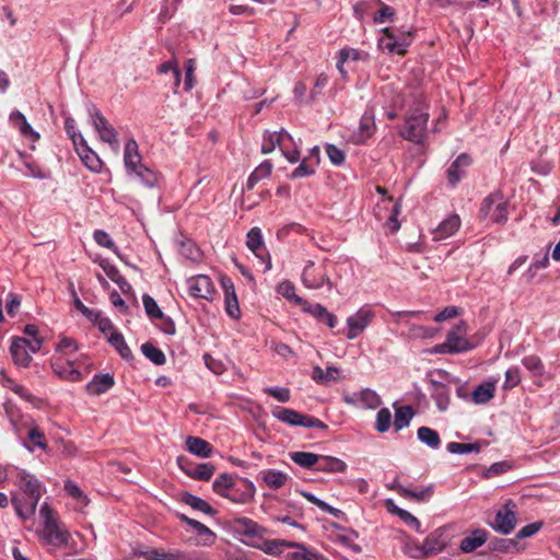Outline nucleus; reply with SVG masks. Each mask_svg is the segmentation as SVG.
Here are the masks:
<instances>
[{"label":"nucleus","instance_id":"nucleus-16","mask_svg":"<svg viewBox=\"0 0 560 560\" xmlns=\"http://www.w3.org/2000/svg\"><path fill=\"white\" fill-rule=\"evenodd\" d=\"M466 332L467 329L464 322H460L447 332L445 341L454 353L465 352L474 348V345L465 338Z\"/></svg>","mask_w":560,"mask_h":560},{"label":"nucleus","instance_id":"nucleus-13","mask_svg":"<svg viewBox=\"0 0 560 560\" xmlns=\"http://www.w3.org/2000/svg\"><path fill=\"white\" fill-rule=\"evenodd\" d=\"M233 528L238 535L244 536L243 542L250 547H254V541H258L266 532L262 526L247 517L235 518L233 521Z\"/></svg>","mask_w":560,"mask_h":560},{"label":"nucleus","instance_id":"nucleus-63","mask_svg":"<svg viewBox=\"0 0 560 560\" xmlns=\"http://www.w3.org/2000/svg\"><path fill=\"white\" fill-rule=\"evenodd\" d=\"M65 129L67 135L71 138L73 145L83 143L84 137L77 130V122L72 117H67L65 120Z\"/></svg>","mask_w":560,"mask_h":560},{"label":"nucleus","instance_id":"nucleus-1","mask_svg":"<svg viewBox=\"0 0 560 560\" xmlns=\"http://www.w3.org/2000/svg\"><path fill=\"white\" fill-rule=\"evenodd\" d=\"M42 518V528L38 530V537L49 550L68 548L72 553H80L83 548H78L72 539L69 528L59 520L47 502L39 508Z\"/></svg>","mask_w":560,"mask_h":560},{"label":"nucleus","instance_id":"nucleus-12","mask_svg":"<svg viewBox=\"0 0 560 560\" xmlns=\"http://www.w3.org/2000/svg\"><path fill=\"white\" fill-rule=\"evenodd\" d=\"M480 212L485 218L495 223H503L508 220L506 202L500 194L487 197Z\"/></svg>","mask_w":560,"mask_h":560},{"label":"nucleus","instance_id":"nucleus-31","mask_svg":"<svg viewBox=\"0 0 560 560\" xmlns=\"http://www.w3.org/2000/svg\"><path fill=\"white\" fill-rule=\"evenodd\" d=\"M115 384L114 377L108 374H96L93 376L92 381L88 383L86 390L91 395H102L109 390Z\"/></svg>","mask_w":560,"mask_h":560},{"label":"nucleus","instance_id":"nucleus-64","mask_svg":"<svg viewBox=\"0 0 560 560\" xmlns=\"http://www.w3.org/2000/svg\"><path fill=\"white\" fill-rule=\"evenodd\" d=\"M93 238L100 246L109 248L114 253L118 254V248L107 232L103 230H96L93 233Z\"/></svg>","mask_w":560,"mask_h":560},{"label":"nucleus","instance_id":"nucleus-7","mask_svg":"<svg viewBox=\"0 0 560 560\" xmlns=\"http://www.w3.org/2000/svg\"><path fill=\"white\" fill-rule=\"evenodd\" d=\"M301 281L305 288L311 290H318L325 285L329 291L332 289V282L327 275L324 262L316 265L312 260L306 261L301 275Z\"/></svg>","mask_w":560,"mask_h":560},{"label":"nucleus","instance_id":"nucleus-18","mask_svg":"<svg viewBox=\"0 0 560 560\" xmlns=\"http://www.w3.org/2000/svg\"><path fill=\"white\" fill-rule=\"evenodd\" d=\"M220 282L224 292L225 312L231 318L237 319L241 316V310L234 283L228 277H221Z\"/></svg>","mask_w":560,"mask_h":560},{"label":"nucleus","instance_id":"nucleus-23","mask_svg":"<svg viewBox=\"0 0 560 560\" xmlns=\"http://www.w3.org/2000/svg\"><path fill=\"white\" fill-rule=\"evenodd\" d=\"M51 368L56 375L66 381L75 382L81 380L82 377L81 372L78 369H75L73 366V363L69 360L56 358L51 362Z\"/></svg>","mask_w":560,"mask_h":560},{"label":"nucleus","instance_id":"nucleus-51","mask_svg":"<svg viewBox=\"0 0 560 560\" xmlns=\"http://www.w3.org/2000/svg\"><path fill=\"white\" fill-rule=\"evenodd\" d=\"M142 353L148 358L151 362H153L156 365H162L165 363L166 358L163 351L152 343H143L141 346Z\"/></svg>","mask_w":560,"mask_h":560},{"label":"nucleus","instance_id":"nucleus-5","mask_svg":"<svg viewBox=\"0 0 560 560\" xmlns=\"http://www.w3.org/2000/svg\"><path fill=\"white\" fill-rule=\"evenodd\" d=\"M381 34L377 47L389 55H405L413 39L412 33L407 30L384 27Z\"/></svg>","mask_w":560,"mask_h":560},{"label":"nucleus","instance_id":"nucleus-9","mask_svg":"<svg viewBox=\"0 0 560 560\" xmlns=\"http://www.w3.org/2000/svg\"><path fill=\"white\" fill-rule=\"evenodd\" d=\"M245 490L240 498H235L232 493L233 479L229 475H221L213 482V490L225 498L231 499L234 502L245 503L250 501L255 495V486L252 481L245 480Z\"/></svg>","mask_w":560,"mask_h":560},{"label":"nucleus","instance_id":"nucleus-32","mask_svg":"<svg viewBox=\"0 0 560 560\" xmlns=\"http://www.w3.org/2000/svg\"><path fill=\"white\" fill-rule=\"evenodd\" d=\"M271 415L281 422L289 425L302 427L305 415L293 409L276 406L271 409Z\"/></svg>","mask_w":560,"mask_h":560},{"label":"nucleus","instance_id":"nucleus-55","mask_svg":"<svg viewBox=\"0 0 560 560\" xmlns=\"http://www.w3.org/2000/svg\"><path fill=\"white\" fill-rule=\"evenodd\" d=\"M183 500L187 505L191 506L195 510L201 511L209 515L213 513V509L211 508V505L201 498H198L190 493H186Z\"/></svg>","mask_w":560,"mask_h":560},{"label":"nucleus","instance_id":"nucleus-39","mask_svg":"<svg viewBox=\"0 0 560 560\" xmlns=\"http://www.w3.org/2000/svg\"><path fill=\"white\" fill-rule=\"evenodd\" d=\"M495 392V384L493 382H483L479 384L471 393V400L476 405H482L490 401Z\"/></svg>","mask_w":560,"mask_h":560},{"label":"nucleus","instance_id":"nucleus-24","mask_svg":"<svg viewBox=\"0 0 560 560\" xmlns=\"http://www.w3.org/2000/svg\"><path fill=\"white\" fill-rule=\"evenodd\" d=\"M378 212L377 215L380 219H384V217L381 214V210H388V217H387V225L388 229L395 233L399 230L400 223L397 220V217L400 214L401 211V205L399 200L392 203V198L383 199L382 202L377 206Z\"/></svg>","mask_w":560,"mask_h":560},{"label":"nucleus","instance_id":"nucleus-59","mask_svg":"<svg viewBox=\"0 0 560 560\" xmlns=\"http://www.w3.org/2000/svg\"><path fill=\"white\" fill-rule=\"evenodd\" d=\"M523 365L535 376L542 375L545 368L537 355H527L522 360Z\"/></svg>","mask_w":560,"mask_h":560},{"label":"nucleus","instance_id":"nucleus-49","mask_svg":"<svg viewBox=\"0 0 560 560\" xmlns=\"http://www.w3.org/2000/svg\"><path fill=\"white\" fill-rule=\"evenodd\" d=\"M277 292L289 301L294 302L302 307L306 305V301L295 294V288L292 282L285 280L278 284Z\"/></svg>","mask_w":560,"mask_h":560},{"label":"nucleus","instance_id":"nucleus-44","mask_svg":"<svg viewBox=\"0 0 560 560\" xmlns=\"http://www.w3.org/2000/svg\"><path fill=\"white\" fill-rule=\"evenodd\" d=\"M417 436L421 443L425 444L427 446H429L433 450H436L440 447V444H441L440 435L435 430H433L431 428H428V427L419 428L418 432H417Z\"/></svg>","mask_w":560,"mask_h":560},{"label":"nucleus","instance_id":"nucleus-14","mask_svg":"<svg viewBox=\"0 0 560 560\" xmlns=\"http://www.w3.org/2000/svg\"><path fill=\"white\" fill-rule=\"evenodd\" d=\"M187 290L190 296L196 299L211 300L214 293V285L206 275H197L186 280Z\"/></svg>","mask_w":560,"mask_h":560},{"label":"nucleus","instance_id":"nucleus-6","mask_svg":"<svg viewBox=\"0 0 560 560\" xmlns=\"http://www.w3.org/2000/svg\"><path fill=\"white\" fill-rule=\"evenodd\" d=\"M88 113L89 121L92 125L94 131L97 133L100 140L108 143L113 151L118 153L119 141L115 128L107 121V119L94 105L88 107Z\"/></svg>","mask_w":560,"mask_h":560},{"label":"nucleus","instance_id":"nucleus-47","mask_svg":"<svg viewBox=\"0 0 560 560\" xmlns=\"http://www.w3.org/2000/svg\"><path fill=\"white\" fill-rule=\"evenodd\" d=\"M413 411L410 406L398 407L395 411L394 427L396 431H400L410 424Z\"/></svg>","mask_w":560,"mask_h":560},{"label":"nucleus","instance_id":"nucleus-53","mask_svg":"<svg viewBox=\"0 0 560 560\" xmlns=\"http://www.w3.org/2000/svg\"><path fill=\"white\" fill-rule=\"evenodd\" d=\"M130 175L136 176L147 187H153L158 182L156 175L143 165L132 170Z\"/></svg>","mask_w":560,"mask_h":560},{"label":"nucleus","instance_id":"nucleus-56","mask_svg":"<svg viewBox=\"0 0 560 560\" xmlns=\"http://www.w3.org/2000/svg\"><path fill=\"white\" fill-rule=\"evenodd\" d=\"M392 424V413L388 408H382L376 413L375 429L380 433H385Z\"/></svg>","mask_w":560,"mask_h":560},{"label":"nucleus","instance_id":"nucleus-43","mask_svg":"<svg viewBox=\"0 0 560 560\" xmlns=\"http://www.w3.org/2000/svg\"><path fill=\"white\" fill-rule=\"evenodd\" d=\"M65 491L69 497L74 499L78 503L77 510L81 511L89 504V499L86 494L81 490V488L72 480H66L65 482Z\"/></svg>","mask_w":560,"mask_h":560},{"label":"nucleus","instance_id":"nucleus-4","mask_svg":"<svg viewBox=\"0 0 560 560\" xmlns=\"http://www.w3.org/2000/svg\"><path fill=\"white\" fill-rule=\"evenodd\" d=\"M429 119V113L425 106V102L422 104L411 107L406 113V124L400 131V136L411 142L420 144L427 137V125Z\"/></svg>","mask_w":560,"mask_h":560},{"label":"nucleus","instance_id":"nucleus-42","mask_svg":"<svg viewBox=\"0 0 560 560\" xmlns=\"http://www.w3.org/2000/svg\"><path fill=\"white\" fill-rule=\"evenodd\" d=\"M290 459L302 468H315L319 460V455L311 452H292L289 454Z\"/></svg>","mask_w":560,"mask_h":560},{"label":"nucleus","instance_id":"nucleus-17","mask_svg":"<svg viewBox=\"0 0 560 560\" xmlns=\"http://www.w3.org/2000/svg\"><path fill=\"white\" fill-rule=\"evenodd\" d=\"M285 141L291 142L292 136L284 129L275 132H266L262 139L261 152L264 154H268L272 152L276 148H279L281 152H285L287 154H289L285 147Z\"/></svg>","mask_w":560,"mask_h":560},{"label":"nucleus","instance_id":"nucleus-46","mask_svg":"<svg viewBox=\"0 0 560 560\" xmlns=\"http://www.w3.org/2000/svg\"><path fill=\"white\" fill-rule=\"evenodd\" d=\"M493 550L503 552V553H509V552L518 553L524 550V547L522 545H520L516 537L515 538H500L494 541Z\"/></svg>","mask_w":560,"mask_h":560},{"label":"nucleus","instance_id":"nucleus-20","mask_svg":"<svg viewBox=\"0 0 560 560\" xmlns=\"http://www.w3.org/2000/svg\"><path fill=\"white\" fill-rule=\"evenodd\" d=\"M301 547L299 542H290L282 539H265L264 534L258 541H254V548L262 550L264 552L272 556L280 555L284 548Z\"/></svg>","mask_w":560,"mask_h":560},{"label":"nucleus","instance_id":"nucleus-48","mask_svg":"<svg viewBox=\"0 0 560 560\" xmlns=\"http://www.w3.org/2000/svg\"><path fill=\"white\" fill-rule=\"evenodd\" d=\"M28 444H25V447L34 452L35 448L46 450V438L45 434L37 428L33 427L27 432Z\"/></svg>","mask_w":560,"mask_h":560},{"label":"nucleus","instance_id":"nucleus-15","mask_svg":"<svg viewBox=\"0 0 560 560\" xmlns=\"http://www.w3.org/2000/svg\"><path fill=\"white\" fill-rule=\"evenodd\" d=\"M246 245L248 249L265 264V271L271 269V259L268 252L265 248L262 234L259 228H253L247 233Z\"/></svg>","mask_w":560,"mask_h":560},{"label":"nucleus","instance_id":"nucleus-28","mask_svg":"<svg viewBox=\"0 0 560 560\" xmlns=\"http://www.w3.org/2000/svg\"><path fill=\"white\" fill-rule=\"evenodd\" d=\"M427 556L442 551L447 545V537L443 528H439L428 535L423 541Z\"/></svg>","mask_w":560,"mask_h":560},{"label":"nucleus","instance_id":"nucleus-26","mask_svg":"<svg viewBox=\"0 0 560 560\" xmlns=\"http://www.w3.org/2000/svg\"><path fill=\"white\" fill-rule=\"evenodd\" d=\"M77 153L79 154L81 161L84 163V165L91 170L92 172H100L102 170V161L86 143L85 140H83V143H78V145H74Z\"/></svg>","mask_w":560,"mask_h":560},{"label":"nucleus","instance_id":"nucleus-29","mask_svg":"<svg viewBox=\"0 0 560 560\" xmlns=\"http://www.w3.org/2000/svg\"><path fill=\"white\" fill-rule=\"evenodd\" d=\"M303 311L316 319L324 322L329 328H335L338 323L337 317L328 312L322 304H310L306 302V305L303 306Z\"/></svg>","mask_w":560,"mask_h":560},{"label":"nucleus","instance_id":"nucleus-38","mask_svg":"<svg viewBox=\"0 0 560 560\" xmlns=\"http://www.w3.org/2000/svg\"><path fill=\"white\" fill-rule=\"evenodd\" d=\"M347 464L337 457L319 455L316 470L322 472H345Z\"/></svg>","mask_w":560,"mask_h":560},{"label":"nucleus","instance_id":"nucleus-27","mask_svg":"<svg viewBox=\"0 0 560 560\" xmlns=\"http://www.w3.org/2000/svg\"><path fill=\"white\" fill-rule=\"evenodd\" d=\"M384 503L390 514L398 516L407 526L413 528L418 533H421V524L419 520L410 512L396 505L393 499H386Z\"/></svg>","mask_w":560,"mask_h":560},{"label":"nucleus","instance_id":"nucleus-40","mask_svg":"<svg viewBox=\"0 0 560 560\" xmlns=\"http://www.w3.org/2000/svg\"><path fill=\"white\" fill-rule=\"evenodd\" d=\"M264 482L273 490L280 489L285 485L289 476L280 470L266 469L260 472Z\"/></svg>","mask_w":560,"mask_h":560},{"label":"nucleus","instance_id":"nucleus-33","mask_svg":"<svg viewBox=\"0 0 560 560\" xmlns=\"http://www.w3.org/2000/svg\"><path fill=\"white\" fill-rule=\"evenodd\" d=\"M186 447L189 453L200 458H209L213 452V447L209 442L197 436H188L186 439Z\"/></svg>","mask_w":560,"mask_h":560},{"label":"nucleus","instance_id":"nucleus-36","mask_svg":"<svg viewBox=\"0 0 560 560\" xmlns=\"http://www.w3.org/2000/svg\"><path fill=\"white\" fill-rule=\"evenodd\" d=\"M0 382L2 383L3 386L10 388L13 393L19 395L27 402L32 404L33 406H37L38 399L24 386L16 384L14 381L8 377L4 371L2 370L0 371Z\"/></svg>","mask_w":560,"mask_h":560},{"label":"nucleus","instance_id":"nucleus-60","mask_svg":"<svg viewBox=\"0 0 560 560\" xmlns=\"http://www.w3.org/2000/svg\"><path fill=\"white\" fill-rule=\"evenodd\" d=\"M142 301H143V306H144L145 313L150 318L155 319V318L164 317L163 312L161 311L158 303L155 302V300L152 296L144 294L142 298Z\"/></svg>","mask_w":560,"mask_h":560},{"label":"nucleus","instance_id":"nucleus-58","mask_svg":"<svg viewBox=\"0 0 560 560\" xmlns=\"http://www.w3.org/2000/svg\"><path fill=\"white\" fill-rule=\"evenodd\" d=\"M214 472V467L211 464H198L192 470L187 471L189 476L199 480H209Z\"/></svg>","mask_w":560,"mask_h":560},{"label":"nucleus","instance_id":"nucleus-61","mask_svg":"<svg viewBox=\"0 0 560 560\" xmlns=\"http://www.w3.org/2000/svg\"><path fill=\"white\" fill-rule=\"evenodd\" d=\"M433 398L435 400L436 407L441 411H445L450 405V393L448 389L444 385H440L435 388Z\"/></svg>","mask_w":560,"mask_h":560},{"label":"nucleus","instance_id":"nucleus-21","mask_svg":"<svg viewBox=\"0 0 560 560\" xmlns=\"http://www.w3.org/2000/svg\"><path fill=\"white\" fill-rule=\"evenodd\" d=\"M375 130L374 115L371 112H365L360 120V125L351 136V141L355 144L365 142Z\"/></svg>","mask_w":560,"mask_h":560},{"label":"nucleus","instance_id":"nucleus-34","mask_svg":"<svg viewBox=\"0 0 560 560\" xmlns=\"http://www.w3.org/2000/svg\"><path fill=\"white\" fill-rule=\"evenodd\" d=\"M124 162L128 174H131L132 170H137L141 164V156L138 150V143L135 139H129L126 142L124 151Z\"/></svg>","mask_w":560,"mask_h":560},{"label":"nucleus","instance_id":"nucleus-62","mask_svg":"<svg viewBox=\"0 0 560 560\" xmlns=\"http://www.w3.org/2000/svg\"><path fill=\"white\" fill-rule=\"evenodd\" d=\"M435 328L421 326V325H411L409 328V336L411 338H418V339H431L436 334Z\"/></svg>","mask_w":560,"mask_h":560},{"label":"nucleus","instance_id":"nucleus-50","mask_svg":"<svg viewBox=\"0 0 560 560\" xmlns=\"http://www.w3.org/2000/svg\"><path fill=\"white\" fill-rule=\"evenodd\" d=\"M92 323H94L98 329L104 332V334H108V336L113 332V331H117L112 323V320L104 316L102 314V312L95 310L93 312V315H90L88 317Z\"/></svg>","mask_w":560,"mask_h":560},{"label":"nucleus","instance_id":"nucleus-37","mask_svg":"<svg viewBox=\"0 0 560 560\" xmlns=\"http://www.w3.org/2000/svg\"><path fill=\"white\" fill-rule=\"evenodd\" d=\"M13 361L19 366H27L32 360L30 351L26 349V343L22 339H14L10 348Z\"/></svg>","mask_w":560,"mask_h":560},{"label":"nucleus","instance_id":"nucleus-25","mask_svg":"<svg viewBox=\"0 0 560 560\" xmlns=\"http://www.w3.org/2000/svg\"><path fill=\"white\" fill-rule=\"evenodd\" d=\"M9 121L20 131L23 137L30 139L31 141H37L39 139V133L32 128L26 117L20 110L15 109L11 112Z\"/></svg>","mask_w":560,"mask_h":560},{"label":"nucleus","instance_id":"nucleus-3","mask_svg":"<svg viewBox=\"0 0 560 560\" xmlns=\"http://www.w3.org/2000/svg\"><path fill=\"white\" fill-rule=\"evenodd\" d=\"M382 93L385 97L384 108L386 109V116L389 119H394L398 116L397 109L407 108L408 110L416 105L422 104V101H424L420 91L411 89L397 91L393 86L386 85L383 88Z\"/></svg>","mask_w":560,"mask_h":560},{"label":"nucleus","instance_id":"nucleus-57","mask_svg":"<svg viewBox=\"0 0 560 560\" xmlns=\"http://www.w3.org/2000/svg\"><path fill=\"white\" fill-rule=\"evenodd\" d=\"M447 451L452 454H468L479 453L480 445L478 443L465 444L458 442H450L446 446Z\"/></svg>","mask_w":560,"mask_h":560},{"label":"nucleus","instance_id":"nucleus-10","mask_svg":"<svg viewBox=\"0 0 560 560\" xmlns=\"http://www.w3.org/2000/svg\"><path fill=\"white\" fill-rule=\"evenodd\" d=\"M516 523V504L512 500H508L502 509L497 512L490 526L502 535H509L515 528Z\"/></svg>","mask_w":560,"mask_h":560},{"label":"nucleus","instance_id":"nucleus-41","mask_svg":"<svg viewBox=\"0 0 560 560\" xmlns=\"http://www.w3.org/2000/svg\"><path fill=\"white\" fill-rule=\"evenodd\" d=\"M396 491L404 498H410L418 502L428 501L432 497L433 486H427L420 490H410L402 485H397Z\"/></svg>","mask_w":560,"mask_h":560},{"label":"nucleus","instance_id":"nucleus-45","mask_svg":"<svg viewBox=\"0 0 560 560\" xmlns=\"http://www.w3.org/2000/svg\"><path fill=\"white\" fill-rule=\"evenodd\" d=\"M108 342L118 351L121 358L129 360L132 357L130 348L127 346L124 336L119 331H113L107 337Z\"/></svg>","mask_w":560,"mask_h":560},{"label":"nucleus","instance_id":"nucleus-8","mask_svg":"<svg viewBox=\"0 0 560 560\" xmlns=\"http://www.w3.org/2000/svg\"><path fill=\"white\" fill-rule=\"evenodd\" d=\"M375 317V313L369 305L361 306L355 313L348 316L345 336L349 340L358 338L370 326Z\"/></svg>","mask_w":560,"mask_h":560},{"label":"nucleus","instance_id":"nucleus-30","mask_svg":"<svg viewBox=\"0 0 560 560\" xmlns=\"http://www.w3.org/2000/svg\"><path fill=\"white\" fill-rule=\"evenodd\" d=\"M469 164L470 158L467 154H460L456 158L447 170V179L451 185H456L465 176Z\"/></svg>","mask_w":560,"mask_h":560},{"label":"nucleus","instance_id":"nucleus-11","mask_svg":"<svg viewBox=\"0 0 560 560\" xmlns=\"http://www.w3.org/2000/svg\"><path fill=\"white\" fill-rule=\"evenodd\" d=\"M342 399L347 405L360 409H376L382 405L380 395L371 388L346 393L343 394Z\"/></svg>","mask_w":560,"mask_h":560},{"label":"nucleus","instance_id":"nucleus-2","mask_svg":"<svg viewBox=\"0 0 560 560\" xmlns=\"http://www.w3.org/2000/svg\"><path fill=\"white\" fill-rule=\"evenodd\" d=\"M14 485L19 487L22 494H14L12 504L20 518L28 520L34 515L45 487L34 475L23 469L15 470Z\"/></svg>","mask_w":560,"mask_h":560},{"label":"nucleus","instance_id":"nucleus-54","mask_svg":"<svg viewBox=\"0 0 560 560\" xmlns=\"http://www.w3.org/2000/svg\"><path fill=\"white\" fill-rule=\"evenodd\" d=\"M159 73L161 74H173V85L176 90L180 84V70L178 68V65L175 60H170L164 63H162L159 69Z\"/></svg>","mask_w":560,"mask_h":560},{"label":"nucleus","instance_id":"nucleus-22","mask_svg":"<svg viewBox=\"0 0 560 560\" xmlns=\"http://www.w3.org/2000/svg\"><path fill=\"white\" fill-rule=\"evenodd\" d=\"M460 226L457 214H450L432 230L433 240L441 241L454 235Z\"/></svg>","mask_w":560,"mask_h":560},{"label":"nucleus","instance_id":"nucleus-52","mask_svg":"<svg viewBox=\"0 0 560 560\" xmlns=\"http://www.w3.org/2000/svg\"><path fill=\"white\" fill-rule=\"evenodd\" d=\"M301 494L311 503L316 505L318 509H320L323 512H326L335 517H338L341 514V511L329 505L325 501L320 500L316 495H314L311 492L307 491H301Z\"/></svg>","mask_w":560,"mask_h":560},{"label":"nucleus","instance_id":"nucleus-35","mask_svg":"<svg viewBox=\"0 0 560 560\" xmlns=\"http://www.w3.org/2000/svg\"><path fill=\"white\" fill-rule=\"evenodd\" d=\"M487 539V532L485 529L478 528L472 530L469 536L462 539L459 548L463 552L469 553L485 545Z\"/></svg>","mask_w":560,"mask_h":560},{"label":"nucleus","instance_id":"nucleus-19","mask_svg":"<svg viewBox=\"0 0 560 560\" xmlns=\"http://www.w3.org/2000/svg\"><path fill=\"white\" fill-rule=\"evenodd\" d=\"M337 69L342 75V78H347V72L345 70V63L348 61H369L370 55L364 50H360L352 47H345L337 52Z\"/></svg>","mask_w":560,"mask_h":560}]
</instances>
